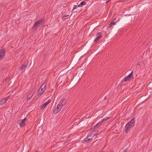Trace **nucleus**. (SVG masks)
I'll list each match as a JSON object with an SVG mask.
<instances>
[{"instance_id": "1", "label": "nucleus", "mask_w": 152, "mask_h": 152, "mask_svg": "<svg viewBox=\"0 0 152 152\" xmlns=\"http://www.w3.org/2000/svg\"><path fill=\"white\" fill-rule=\"evenodd\" d=\"M131 19V17H125L122 19H119V22L117 25V26L119 28L121 27L123 25L127 24L129 21Z\"/></svg>"}, {"instance_id": "2", "label": "nucleus", "mask_w": 152, "mask_h": 152, "mask_svg": "<svg viewBox=\"0 0 152 152\" xmlns=\"http://www.w3.org/2000/svg\"><path fill=\"white\" fill-rule=\"evenodd\" d=\"M135 123V119L133 118L126 124L125 127V131L126 133H127L128 131H130L131 129L134 126Z\"/></svg>"}, {"instance_id": "3", "label": "nucleus", "mask_w": 152, "mask_h": 152, "mask_svg": "<svg viewBox=\"0 0 152 152\" xmlns=\"http://www.w3.org/2000/svg\"><path fill=\"white\" fill-rule=\"evenodd\" d=\"M45 23V20L43 19H41L36 21L32 27V29L34 30H36L38 27L40 25L43 24Z\"/></svg>"}, {"instance_id": "4", "label": "nucleus", "mask_w": 152, "mask_h": 152, "mask_svg": "<svg viewBox=\"0 0 152 152\" xmlns=\"http://www.w3.org/2000/svg\"><path fill=\"white\" fill-rule=\"evenodd\" d=\"M80 56L79 54H77L74 56L73 57V59H72V62L70 64L69 66L70 68L72 67L74 64H76L77 63V61L80 60L81 58H79Z\"/></svg>"}, {"instance_id": "5", "label": "nucleus", "mask_w": 152, "mask_h": 152, "mask_svg": "<svg viewBox=\"0 0 152 152\" xmlns=\"http://www.w3.org/2000/svg\"><path fill=\"white\" fill-rule=\"evenodd\" d=\"M61 105L60 104L58 105L57 108L54 109L53 111V112L54 114H56L59 112L61 110Z\"/></svg>"}, {"instance_id": "6", "label": "nucleus", "mask_w": 152, "mask_h": 152, "mask_svg": "<svg viewBox=\"0 0 152 152\" xmlns=\"http://www.w3.org/2000/svg\"><path fill=\"white\" fill-rule=\"evenodd\" d=\"M88 51H87V50L86 49H83L79 53H78V54H79L80 56H82L80 57V58H81L83 56L87 54L88 53Z\"/></svg>"}, {"instance_id": "7", "label": "nucleus", "mask_w": 152, "mask_h": 152, "mask_svg": "<svg viewBox=\"0 0 152 152\" xmlns=\"http://www.w3.org/2000/svg\"><path fill=\"white\" fill-rule=\"evenodd\" d=\"M96 37L94 41L95 42H97L99 40L102 38L103 36L102 33L101 32H98L96 34Z\"/></svg>"}, {"instance_id": "8", "label": "nucleus", "mask_w": 152, "mask_h": 152, "mask_svg": "<svg viewBox=\"0 0 152 152\" xmlns=\"http://www.w3.org/2000/svg\"><path fill=\"white\" fill-rule=\"evenodd\" d=\"M133 75V71H132L130 74L127 76L125 77L124 79V81H127L129 80H130Z\"/></svg>"}, {"instance_id": "9", "label": "nucleus", "mask_w": 152, "mask_h": 152, "mask_svg": "<svg viewBox=\"0 0 152 152\" xmlns=\"http://www.w3.org/2000/svg\"><path fill=\"white\" fill-rule=\"evenodd\" d=\"M45 90V88H40L38 90V95L39 96H40L44 92Z\"/></svg>"}, {"instance_id": "10", "label": "nucleus", "mask_w": 152, "mask_h": 152, "mask_svg": "<svg viewBox=\"0 0 152 152\" xmlns=\"http://www.w3.org/2000/svg\"><path fill=\"white\" fill-rule=\"evenodd\" d=\"M5 55V50L4 49L0 50V60L2 59Z\"/></svg>"}, {"instance_id": "11", "label": "nucleus", "mask_w": 152, "mask_h": 152, "mask_svg": "<svg viewBox=\"0 0 152 152\" xmlns=\"http://www.w3.org/2000/svg\"><path fill=\"white\" fill-rule=\"evenodd\" d=\"M26 120V118H25L20 121L19 123V124L20 127H23L25 126V121Z\"/></svg>"}, {"instance_id": "12", "label": "nucleus", "mask_w": 152, "mask_h": 152, "mask_svg": "<svg viewBox=\"0 0 152 152\" xmlns=\"http://www.w3.org/2000/svg\"><path fill=\"white\" fill-rule=\"evenodd\" d=\"M96 27L97 26H96V25H92L90 27L88 30V31L89 33L92 32L96 28Z\"/></svg>"}, {"instance_id": "13", "label": "nucleus", "mask_w": 152, "mask_h": 152, "mask_svg": "<svg viewBox=\"0 0 152 152\" xmlns=\"http://www.w3.org/2000/svg\"><path fill=\"white\" fill-rule=\"evenodd\" d=\"M66 102V99H63L61 100L59 104L61 105V106H64Z\"/></svg>"}, {"instance_id": "14", "label": "nucleus", "mask_w": 152, "mask_h": 152, "mask_svg": "<svg viewBox=\"0 0 152 152\" xmlns=\"http://www.w3.org/2000/svg\"><path fill=\"white\" fill-rule=\"evenodd\" d=\"M89 137V134H88L87 138L85 139L84 140H83V142L84 143H87L88 142V141H91L92 139V138H88Z\"/></svg>"}, {"instance_id": "15", "label": "nucleus", "mask_w": 152, "mask_h": 152, "mask_svg": "<svg viewBox=\"0 0 152 152\" xmlns=\"http://www.w3.org/2000/svg\"><path fill=\"white\" fill-rule=\"evenodd\" d=\"M101 132H100L99 134H98L96 137V138H97V139L95 141V142H96L98 139L101 140L103 137V134H102Z\"/></svg>"}, {"instance_id": "16", "label": "nucleus", "mask_w": 152, "mask_h": 152, "mask_svg": "<svg viewBox=\"0 0 152 152\" xmlns=\"http://www.w3.org/2000/svg\"><path fill=\"white\" fill-rule=\"evenodd\" d=\"M78 78L77 77H75L73 80L71 82V85H73L75 84H76L77 82V81Z\"/></svg>"}, {"instance_id": "17", "label": "nucleus", "mask_w": 152, "mask_h": 152, "mask_svg": "<svg viewBox=\"0 0 152 152\" xmlns=\"http://www.w3.org/2000/svg\"><path fill=\"white\" fill-rule=\"evenodd\" d=\"M116 19V18H115V19H114V20L112 21L109 24V28L110 27H111L112 25L114 24H116V21H115V19Z\"/></svg>"}, {"instance_id": "18", "label": "nucleus", "mask_w": 152, "mask_h": 152, "mask_svg": "<svg viewBox=\"0 0 152 152\" xmlns=\"http://www.w3.org/2000/svg\"><path fill=\"white\" fill-rule=\"evenodd\" d=\"M7 101V99H2L0 100V105H3Z\"/></svg>"}, {"instance_id": "19", "label": "nucleus", "mask_w": 152, "mask_h": 152, "mask_svg": "<svg viewBox=\"0 0 152 152\" xmlns=\"http://www.w3.org/2000/svg\"><path fill=\"white\" fill-rule=\"evenodd\" d=\"M47 80H46L45 82L42 84L41 86V88H45V87L46 86V85H47Z\"/></svg>"}, {"instance_id": "20", "label": "nucleus", "mask_w": 152, "mask_h": 152, "mask_svg": "<svg viewBox=\"0 0 152 152\" xmlns=\"http://www.w3.org/2000/svg\"><path fill=\"white\" fill-rule=\"evenodd\" d=\"M77 12H74L72 13L70 15V17L71 18H73L75 16V15H77Z\"/></svg>"}, {"instance_id": "21", "label": "nucleus", "mask_w": 152, "mask_h": 152, "mask_svg": "<svg viewBox=\"0 0 152 152\" xmlns=\"http://www.w3.org/2000/svg\"><path fill=\"white\" fill-rule=\"evenodd\" d=\"M86 3L84 1H82L79 5V7H81L85 5L86 4Z\"/></svg>"}, {"instance_id": "22", "label": "nucleus", "mask_w": 152, "mask_h": 152, "mask_svg": "<svg viewBox=\"0 0 152 152\" xmlns=\"http://www.w3.org/2000/svg\"><path fill=\"white\" fill-rule=\"evenodd\" d=\"M48 104L46 102H45L41 106L40 109H42L45 108Z\"/></svg>"}, {"instance_id": "23", "label": "nucleus", "mask_w": 152, "mask_h": 152, "mask_svg": "<svg viewBox=\"0 0 152 152\" xmlns=\"http://www.w3.org/2000/svg\"><path fill=\"white\" fill-rule=\"evenodd\" d=\"M33 96V94H30L27 96V100H29Z\"/></svg>"}, {"instance_id": "24", "label": "nucleus", "mask_w": 152, "mask_h": 152, "mask_svg": "<svg viewBox=\"0 0 152 152\" xmlns=\"http://www.w3.org/2000/svg\"><path fill=\"white\" fill-rule=\"evenodd\" d=\"M34 61H31L29 65L30 67L32 68L34 66Z\"/></svg>"}, {"instance_id": "25", "label": "nucleus", "mask_w": 152, "mask_h": 152, "mask_svg": "<svg viewBox=\"0 0 152 152\" xmlns=\"http://www.w3.org/2000/svg\"><path fill=\"white\" fill-rule=\"evenodd\" d=\"M69 16V15H64L62 16V19L63 20H65L66 19H68V18H66L67 17Z\"/></svg>"}, {"instance_id": "26", "label": "nucleus", "mask_w": 152, "mask_h": 152, "mask_svg": "<svg viewBox=\"0 0 152 152\" xmlns=\"http://www.w3.org/2000/svg\"><path fill=\"white\" fill-rule=\"evenodd\" d=\"M129 99V96H126L123 100V101L124 102V103L127 102Z\"/></svg>"}, {"instance_id": "27", "label": "nucleus", "mask_w": 152, "mask_h": 152, "mask_svg": "<svg viewBox=\"0 0 152 152\" xmlns=\"http://www.w3.org/2000/svg\"><path fill=\"white\" fill-rule=\"evenodd\" d=\"M69 68H66L63 70H62L61 72V74H63L64 73H65L66 72H67V70H68L69 69Z\"/></svg>"}, {"instance_id": "28", "label": "nucleus", "mask_w": 152, "mask_h": 152, "mask_svg": "<svg viewBox=\"0 0 152 152\" xmlns=\"http://www.w3.org/2000/svg\"><path fill=\"white\" fill-rule=\"evenodd\" d=\"M36 89L35 88L32 89L31 91V93L30 94H33V95L36 91Z\"/></svg>"}, {"instance_id": "29", "label": "nucleus", "mask_w": 152, "mask_h": 152, "mask_svg": "<svg viewBox=\"0 0 152 152\" xmlns=\"http://www.w3.org/2000/svg\"><path fill=\"white\" fill-rule=\"evenodd\" d=\"M98 125H99V123H97L96 125L92 126L91 128V129H95Z\"/></svg>"}, {"instance_id": "30", "label": "nucleus", "mask_w": 152, "mask_h": 152, "mask_svg": "<svg viewBox=\"0 0 152 152\" xmlns=\"http://www.w3.org/2000/svg\"><path fill=\"white\" fill-rule=\"evenodd\" d=\"M93 132H94V133H93V136H96V135H97L98 134V131H93Z\"/></svg>"}, {"instance_id": "31", "label": "nucleus", "mask_w": 152, "mask_h": 152, "mask_svg": "<svg viewBox=\"0 0 152 152\" xmlns=\"http://www.w3.org/2000/svg\"><path fill=\"white\" fill-rule=\"evenodd\" d=\"M109 118H110L109 117H106L104 118L103 120H102V121H103V122L104 121H105L107 120Z\"/></svg>"}, {"instance_id": "32", "label": "nucleus", "mask_w": 152, "mask_h": 152, "mask_svg": "<svg viewBox=\"0 0 152 152\" xmlns=\"http://www.w3.org/2000/svg\"><path fill=\"white\" fill-rule=\"evenodd\" d=\"M77 7H79V5H74V7H73V9L72 10V11H73L74 10H75V9H76V8H77Z\"/></svg>"}, {"instance_id": "33", "label": "nucleus", "mask_w": 152, "mask_h": 152, "mask_svg": "<svg viewBox=\"0 0 152 152\" xmlns=\"http://www.w3.org/2000/svg\"><path fill=\"white\" fill-rule=\"evenodd\" d=\"M28 62L27 61L26 62H25L24 64H23V65H26V66H27V65L28 64Z\"/></svg>"}, {"instance_id": "34", "label": "nucleus", "mask_w": 152, "mask_h": 152, "mask_svg": "<svg viewBox=\"0 0 152 152\" xmlns=\"http://www.w3.org/2000/svg\"><path fill=\"white\" fill-rule=\"evenodd\" d=\"M94 132H92L90 134H89V136H91L92 135L93 136V133H94Z\"/></svg>"}, {"instance_id": "35", "label": "nucleus", "mask_w": 152, "mask_h": 152, "mask_svg": "<svg viewBox=\"0 0 152 152\" xmlns=\"http://www.w3.org/2000/svg\"><path fill=\"white\" fill-rule=\"evenodd\" d=\"M21 66L24 69L25 68V67H26V66L25 65H23L22 66Z\"/></svg>"}, {"instance_id": "36", "label": "nucleus", "mask_w": 152, "mask_h": 152, "mask_svg": "<svg viewBox=\"0 0 152 152\" xmlns=\"http://www.w3.org/2000/svg\"><path fill=\"white\" fill-rule=\"evenodd\" d=\"M23 68L21 66L19 67V70H23Z\"/></svg>"}, {"instance_id": "37", "label": "nucleus", "mask_w": 152, "mask_h": 152, "mask_svg": "<svg viewBox=\"0 0 152 152\" xmlns=\"http://www.w3.org/2000/svg\"><path fill=\"white\" fill-rule=\"evenodd\" d=\"M50 102V100L49 99V100H48V101L46 102L48 103V104Z\"/></svg>"}, {"instance_id": "38", "label": "nucleus", "mask_w": 152, "mask_h": 152, "mask_svg": "<svg viewBox=\"0 0 152 152\" xmlns=\"http://www.w3.org/2000/svg\"><path fill=\"white\" fill-rule=\"evenodd\" d=\"M141 64V63L140 62H137V65H140Z\"/></svg>"}, {"instance_id": "39", "label": "nucleus", "mask_w": 152, "mask_h": 152, "mask_svg": "<svg viewBox=\"0 0 152 152\" xmlns=\"http://www.w3.org/2000/svg\"><path fill=\"white\" fill-rule=\"evenodd\" d=\"M102 122H103V121H102V120L101 121L99 122L98 123H99V125L101 124Z\"/></svg>"}, {"instance_id": "40", "label": "nucleus", "mask_w": 152, "mask_h": 152, "mask_svg": "<svg viewBox=\"0 0 152 152\" xmlns=\"http://www.w3.org/2000/svg\"><path fill=\"white\" fill-rule=\"evenodd\" d=\"M10 97V96H8L5 99H7V100L9 99V97Z\"/></svg>"}, {"instance_id": "41", "label": "nucleus", "mask_w": 152, "mask_h": 152, "mask_svg": "<svg viewBox=\"0 0 152 152\" xmlns=\"http://www.w3.org/2000/svg\"><path fill=\"white\" fill-rule=\"evenodd\" d=\"M100 50V48H98L96 50V51H98Z\"/></svg>"}, {"instance_id": "42", "label": "nucleus", "mask_w": 152, "mask_h": 152, "mask_svg": "<svg viewBox=\"0 0 152 152\" xmlns=\"http://www.w3.org/2000/svg\"><path fill=\"white\" fill-rule=\"evenodd\" d=\"M8 81V78H6L5 80V81L6 82Z\"/></svg>"}, {"instance_id": "43", "label": "nucleus", "mask_w": 152, "mask_h": 152, "mask_svg": "<svg viewBox=\"0 0 152 152\" xmlns=\"http://www.w3.org/2000/svg\"><path fill=\"white\" fill-rule=\"evenodd\" d=\"M110 0H108V1H107L106 2V4H107Z\"/></svg>"}, {"instance_id": "44", "label": "nucleus", "mask_w": 152, "mask_h": 152, "mask_svg": "<svg viewBox=\"0 0 152 152\" xmlns=\"http://www.w3.org/2000/svg\"><path fill=\"white\" fill-rule=\"evenodd\" d=\"M127 151V149L126 150H124L123 152H126Z\"/></svg>"}, {"instance_id": "45", "label": "nucleus", "mask_w": 152, "mask_h": 152, "mask_svg": "<svg viewBox=\"0 0 152 152\" xmlns=\"http://www.w3.org/2000/svg\"><path fill=\"white\" fill-rule=\"evenodd\" d=\"M110 152H114L113 151H110Z\"/></svg>"}, {"instance_id": "46", "label": "nucleus", "mask_w": 152, "mask_h": 152, "mask_svg": "<svg viewBox=\"0 0 152 152\" xmlns=\"http://www.w3.org/2000/svg\"><path fill=\"white\" fill-rule=\"evenodd\" d=\"M101 152H104L103 151H102Z\"/></svg>"}]
</instances>
